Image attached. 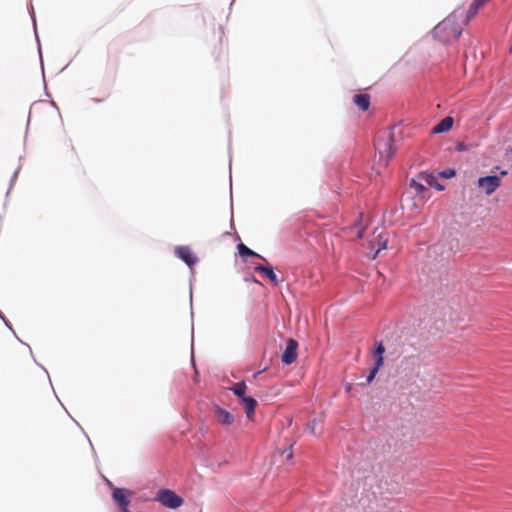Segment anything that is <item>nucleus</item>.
I'll return each mask as SVG.
<instances>
[{"label":"nucleus","instance_id":"4be33fe9","mask_svg":"<svg viewBox=\"0 0 512 512\" xmlns=\"http://www.w3.org/2000/svg\"><path fill=\"white\" fill-rule=\"evenodd\" d=\"M413 184L415 185V187H416V189H417L418 191H421L422 189H424V186H423L422 184L415 183V182H413Z\"/></svg>","mask_w":512,"mask_h":512},{"label":"nucleus","instance_id":"6ab92c4d","mask_svg":"<svg viewBox=\"0 0 512 512\" xmlns=\"http://www.w3.org/2000/svg\"><path fill=\"white\" fill-rule=\"evenodd\" d=\"M375 362L373 367H377V369H380L384 363L383 356H374Z\"/></svg>","mask_w":512,"mask_h":512},{"label":"nucleus","instance_id":"a211bd4d","mask_svg":"<svg viewBox=\"0 0 512 512\" xmlns=\"http://www.w3.org/2000/svg\"><path fill=\"white\" fill-rule=\"evenodd\" d=\"M317 423H318L317 419H313L312 421H310L307 425L308 432H310L311 434H314Z\"/></svg>","mask_w":512,"mask_h":512},{"label":"nucleus","instance_id":"0eeeda50","mask_svg":"<svg viewBox=\"0 0 512 512\" xmlns=\"http://www.w3.org/2000/svg\"><path fill=\"white\" fill-rule=\"evenodd\" d=\"M298 342L292 338L287 340V345L282 354V362L284 364H292L297 359Z\"/></svg>","mask_w":512,"mask_h":512},{"label":"nucleus","instance_id":"f8f14e48","mask_svg":"<svg viewBox=\"0 0 512 512\" xmlns=\"http://www.w3.org/2000/svg\"><path fill=\"white\" fill-rule=\"evenodd\" d=\"M453 126V118L447 116L443 118L437 125L432 129V133L438 134L449 131Z\"/></svg>","mask_w":512,"mask_h":512},{"label":"nucleus","instance_id":"6e6552de","mask_svg":"<svg viewBox=\"0 0 512 512\" xmlns=\"http://www.w3.org/2000/svg\"><path fill=\"white\" fill-rule=\"evenodd\" d=\"M214 415L218 423L223 426H230L234 422V416L229 411L219 406L214 408Z\"/></svg>","mask_w":512,"mask_h":512},{"label":"nucleus","instance_id":"2eb2a0df","mask_svg":"<svg viewBox=\"0 0 512 512\" xmlns=\"http://www.w3.org/2000/svg\"><path fill=\"white\" fill-rule=\"evenodd\" d=\"M231 390L234 392V394L241 400L246 395L247 386L244 381L236 383Z\"/></svg>","mask_w":512,"mask_h":512},{"label":"nucleus","instance_id":"dca6fc26","mask_svg":"<svg viewBox=\"0 0 512 512\" xmlns=\"http://www.w3.org/2000/svg\"><path fill=\"white\" fill-rule=\"evenodd\" d=\"M379 369H377V367H373L369 373V375L367 376V379H366V383L367 384H370L374 378L376 377L377 373H378Z\"/></svg>","mask_w":512,"mask_h":512},{"label":"nucleus","instance_id":"393cba45","mask_svg":"<svg viewBox=\"0 0 512 512\" xmlns=\"http://www.w3.org/2000/svg\"><path fill=\"white\" fill-rule=\"evenodd\" d=\"M506 174H507V172H506V171H502V172H501V175H502V176H505Z\"/></svg>","mask_w":512,"mask_h":512},{"label":"nucleus","instance_id":"a878e982","mask_svg":"<svg viewBox=\"0 0 512 512\" xmlns=\"http://www.w3.org/2000/svg\"><path fill=\"white\" fill-rule=\"evenodd\" d=\"M120 512H130V511L128 510V511H120Z\"/></svg>","mask_w":512,"mask_h":512},{"label":"nucleus","instance_id":"7ed1b4c3","mask_svg":"<svg viewBox=\"0 0 512 512\" xmlns=\"http://www.w3.org/2000/svg\"><path fill=\"white\" fill-rule=\"evenodd\" d=\"M163 506L170 509H177L183 504V499L170 489H161L155 498Z\"/></svg>","mask_w":512,"mask_h":512},{"label":"nucleus","instance_id":"9b49d317","mask_svg":"<svg viewBox=\"0 0 512 512\" xmlns=\"http://www.w3.org/2000/svg\"><path fill=\"white\" fill-rule=\"evenodd\" d=\"M241 402L246 408L247 418L252 420L254 417L255 408L257 406V401L251 396H245L241 399Z\"/></svg>","mask_w":512,"mask_h":512},{"label":"nucleus","instance_id":"412c9836","mask_svg":"<svg viewBox=\"0 0 512 512\" xmlns=\"http://www.w3.org/2000/svg\"><path fill=\"white\" fill-rule=\"evenodd\" d=\"M283 454L286 455V458L288 460L292 459V457H293L292 446L288 450L283 451Z\"/></svg>","mask_w":512,"mask_h":512},{"label":"nucleus","instance_id":"20e7f679","mask_svg":"<svg viewBox=\"0 0 512 512\" xmlns=\"http://www.w3.org/2000/svg\"><path fill=\"white\" fill-rule=\"evenodd\" d=\"M132 492L125 488H113L112 498L117 503L120 511H128Z\"/></svg>","mask_w":512,"mask_h":512},{"label":"nucleus","instance_id":"aec40b11","mask_svg":"<svg viewBox=\"0 0 512 512\" xmlns=\"http://www.w3.org/2000/svg\"><path fill=\"white\" fill-rule=\"evenodd\" d=\"M455 175V171L452 170V169H449V170H446L444 172H442V176L445 177V178H450L452 176Z\"/></svg>","mask_w":512,"mask_h":512},{"label":"nucleus","instance_id":"5701e85b","mask_svg":"<svg viewBox=\"0 0 512 512\" xmlns=\"http://www.w3.org/2000/svg\"><path fill=\"white\" fill-rule=\"evenodd\" d=\"M362 236H363V230L359 231V233H358L357 237H358V238H361Z\"/></svg>","mask_w":512,"mask_h":512},{"label":"nucleus","instance_id":"1a4fd4ad","mask_svg":"<svg viewBox=\"0 0 512 512\" xmlns=\"http://www.w3.org/2000/svg\"><path fill=\"white\" fill-rule=\"evenodd\" d=\"M177 256L182 259L187 265L192 266L196 262V258L194 257L191 249L187 246H180L176 249Z\"/></svg>","mask_w":512,"mask_h":512},{"label":"nucleus","instance_id":"f257e3e1","mask_svg":"<svg viewBox=\"0 0 512 512\" xmlns=\"http://www.w3.org/2000/svg\"><path fill=\"white\" fill-rule=\"evenodd\" d=\"M468 22L464 17V11L456 9L434 27L432 30L433 37L445 44L456 41Z\"/></svg>","mask_w":512,"mask_h":512},{"label":"nucleus","instance_id":"f03ea898","mask_svg":"<svg viewBox=\"0 0 512 512\" xmlns=\"http://www.w3.org/2000/svg\"><path fill=\"white\" fill-rule=\"evenodd\" d=\"M374 145L380 156L385 157L386 163H388L395 154L393 131L391 129L381 131L377 135Z\"/></svg>","mask_w":512,"mask_h":512},{"label":"nucleus","instance_id":"ddd939ff","mask_svg":"<svg viewBox=\"0 0 512 512\" xmlns=\"http://www.w3.org/2000/svg\"><path fill=\"white\" fill-rule=\"evenodd\" d=\"M255 270L257 272L263 273L271 282H273L275 285L279 283V280L277 278V275L273 271L272 267L270 266H264V265H257L255 267Z\"/></svg>","mask_w":512,"mask_h":512},{"label":"nucleus","instance_id":"423d86ee","mask_svg":"<svg viewBox=\"0 0 512 512\" xmlns=\"http://www.w3.org/2000/svg\"><path fill=\"white\" fill-rule=\"evenodd\" d=\"M477 184L487 195H491L501 185V177L496 175L480 177Z\"/></svg>","mask_w":512,"mask_h":512},{"label":"nucleus","instance_id":"39448f33","mask_svg":"<svg viewBox=\"0 0 512 512\" xmlns=\"http://www.w3.org/2000/svg\"><path fill=\"white\" fill-rule=\"evenodd\" d=\"M388 238L382 231L376 234V230L373 232V239L370 241L371 250L374 252L369 254L371 259H375L381 250L387 248Z\"/></svg>","mask_w":512,"mask_h":512},{"label":"nucleus","instance_id":"4468645a","mask_svg":"<svg viewBox=\"0 0 512 512\" xmlns=\"http://www.w3.org/2000/svg\"><path fill=\"white\" fill-rule=\"evenodd\" d=\"M238 252L242 257H258L260 259L265 260L261 255L257 254L250 248H248L245 244L239 243L238 246Z\"/></svg>","mask_w":512,"mask_h":512},{"label":"nucleus","instance_id":"9d476101","mask_svg":"<svg viewBox=\"0 0 512 512\" xmlns=\"http://www.w3.org/2000/svg\"><path fill=\"white\" fill-rule=\"evenodd\" d=\"M353 103L361 111H367L370 107V96L368 94H356L353 96Z\"/></svg>","mask_w":512,"mask_h":512},{"label":"nucleus","instance_id":"f3484780","mask_svg":"<svg viewBox=\"0 0 512 512\" xmlns=\"http://www.w3.org/2000/svg\"><path fill=\"white\" fill-rule=\"evenodd\" d=\"M384 352H385V347L382 344V342H379L374 351V356H383Z\"/></svg>","mask_w":512,"mask_h":512},{"label":"nucleus","instance_id":"b1692460","mask_svg":"<svg viewBox=\"0 0 512 512\" xmlns=\"http://www.w3.org/2000/svg\"><path fill=\"white\" fill-rule=\"evenodd\" d=\"M437 189H438V190H442V189H443V187H442L441 185H437Z\"/></svg>","mask_w":512,"mask_h":512}]
</instances>
